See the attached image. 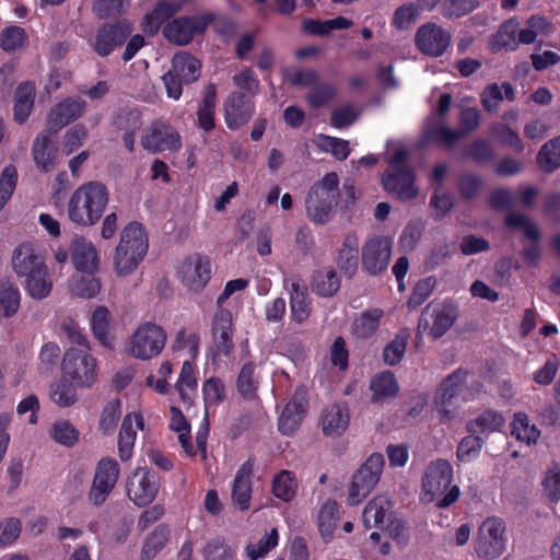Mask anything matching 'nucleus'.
Instances as JSON below:
<instances>
[{
    "instance_id": "16",
    "label": "nucleus",
    "mask_w": 560,
    "mask_h": 560,
    "mask_svg": "<svg viewBox=\"0 0 560 560\" xmlns=\"http://www.w3.org/2000/svg\"><path fill=\"white\" fill-rule=\"evenodd\" d=\"M451 33L433 22L421 25L415 35V44L423 55L438 58L445 54L451 45Z\"/></svg>"
},
{
    "instance_id": "57",
    "label": "nucleus",
    "mask_w": 560,
    "mask_h": 560,
    "mask_svg": "<svg viewBox=\"0 0 560 560\" xmlns=\"http://www.w3.org/2000/svg\"><path fill=\"white\" fill-rule=\"evenodd\" d=\"M18 184V171L14 165H7L0 175V211L11 199Z\"/></svg>"
},
{
    "instance_id": "6",
    "label": "nucleus",
    "mask_w": 560,
    "mask_h": 560,
    "mask_svg": "<svg viewBox=\"0 0 560 560\" xmlns=\"http://www.w3.org/2000/svg\"><path fill=\"white\" fill-rule=\"evenodd\" d=\"M201 74V62L187 51L176 52L172 58L171 69L162 80L170 98L179 100L183 85L196 82Z\"/></svg>"
},
{
    "instance_id": "58",
    "label": "nucleus",
    "mask_w": 560,
    "mask_h": 560,
    "mask_svg": "<svg viewBox=\"0 0 560 560\" xmlns=\"http://www.w3.org/2000/svg\"><path fill=\"white\" fill-rule=\"evenodd\" d=\"M50 434L57 443L67 447L73 446L80 436V432L68 420L54 423Z\"/></svg>"
},
{
    "instance_id": "21",
    "label": "nucleus",
    "mask_w": 560,
    "mask_h": 560,
    "mask_svg": "<svg viewBox=\"0 0 560 560\" xmlns=\"http://www.w3.org/2000/svg\"><path fill=\"white\" fill-rule=\"evenodd\" d=\"M255 103L243 92H233L224 102V120L229 129L237 130L255 114Z\"/></svg>"
},
{
    "instance_id": "18",
    "label": "nucleus",
    "mask_w": 560,
    "mask_h": 560,
    "mask_svg": "<svg viewBox=\"0 0 560 560\" xmlns=\"http://www.w3.org/2000/svg\"><path fill=\"white\" fill-rule=\"evenodd\" d=\"M182 282L195 292L202 291L211 279V262L208 256L195 254L180 266Z\"/></svg>"
},
{
    "instance_id": "4",
    "label": "nucleus",
    "mask_w": 560,
    "mask_h": 560,
    "mask_svg": "<svg viewBox=\"0 0 560 560\" xmlns=\"http://www.w3.org/2000/svg\"><path fill=\"white\" fill-rule=\"evenodd\" d=\"M384 189L397 200L409 201L417 197L416 172L408 164V151L398 149L388 159V167L381 178Z\"/></svg>"
},
{
    "instance_id": "34",
    "label": "nucleus",
    "mask_w": 560,
    "mask_h": 560,
    "mask_svg": "<svg viewBox=\"0 0 560 560\" xmlns=\"http://www.w3.org/2000/svg\"><path fill=\"white\" fill-rule=\"evenodd\" d=\"M341 278L332 267L318 269L313 272L312 291L320 298H331L340 289Z\"/></svg>"
},
{
    "instance_id": "5",
    "label": "nucleus",
    "mask_w": 560,
    "mask_h": 560,
    "mask_svg": "<svg viewBox=\"0 0 560 560\" xmlns=\"http://www.w3.org/2000/svg\"><path fill=\"white\" fill-rule=\"evenodd\" d=\"M453 480V467L446 459H436L432 462L424 474L422 488L429 501H433L442 497L438 503V508H448L459 498V488L454 486L451 488Z\"/></svg>"
},
{
    "instance_id": "51",
    "label": "nucleus",
    "mask_w": 560,
    "mask_h": 560,
    "mask_svg": "<svg viewBox=\"0 0 560 560\" xmlns=\"http://www.w3.org/2000/svg\"><path fill=\"white\" fill-rule=\"evenodd\" d=\"M121 417V402L118 398L108 401L100 417L98 429L104 435H112L117 428Z\"/></svg>"
},
{
    "instance_id": "52",
    "label": "nucleus",
    "mask_w": 560,
    "mask_h": 560,
    "mask_svg": "<svg viewBox=\"0 0 560 560\" xmlns=\"http://www.w3.org/2000/svg\"><path fill=\"white\" fill-rule=\"evenodd\" d=\"M337 95V89L332 83L317 82L306 93V101L313 109H319L328 104Z\"/></svg>"
},
{
    "instance_id": "1",
    "label": "nucleus",
    "mask_w": 560,
    "mask_h": 560,
    "mask_svg": "<svg viewBox=\"0 0 560 560\" xmlns=\"http://www.w3.org/2000/svg\"><path fill=\"white\" fill-rule=\"evenodd\" d=\"M12 268L27 295L34 300L46 299L52 290V278L42 250L25 242L15 247L12 254Z\"/></svg>"
},
{
    "instance_id": "46",
    "label": "nucleus",
    "mask_w": 560,
    "mask_h": 560,
    "mask_svg": "<svg viewBox=\"0 0 560 560\" xmlns=\"http://www.w3.org/2000/svg\"><path fill=\"white\" fill-rule=\"evenodd\" d=\"M170 532L165 525H159L143 542L140 559L152 560L162 551L168 540Z\"/></svg>"
},
{
    "instance_id": "28",
    "label": "nucleus",
    "mask_w": 560,
    "mask_h": 560,
    "mask_svg": "<svg viewBox=\"0 0 560 560\" xmlns=\"http://www.w3.org/2000/svg\"><path fill=\"white\" fill-rule=\"evenodd\" d=\"M359 238L355 233L345 235L337 252L336 262L348 279L354 277L359 267Z\"/></svg>"
},
{
    "instance_id": "61",
    "label": "nucleus",
    "mask_w": 560,
    "mask_h": 560,
    "mask_svg": "<svg viewBox=\"0 0 560 560\" xmlns=\"http://www.w3.org/2000/svg\"><path fill=\"white\" fill-rule=\"evenodd\" d=\"M482 186V178L477 174L464 173L458 177L457 189L463 199L470 200L476 198Z\"/></svg>"
},
{
    "instance_id": "20",
    "label": "nucleus",
    "mask_w": 560,
    "mask_h": 560,
    "mask_svg": "<svg viewBox=\"0 0 560 560\" xmlns=\"http://www.w3.org/2000/svg\"><path fill=\"white\" fill-rule=\"evenodd\" d=\"M56 135V132H51L46 128L33 141V161L42 173H50L57 166L59 149L55 140Z\"/></svg>"
},
{
    "instance_id": "50",
    "label": "nucleus",
    "mask_w": 560,
    "mask_h": 560,
    "mask_svg": "<svg viewBox=\"0 0 560 560\" xmlns=\"http://www.w3.org/2000/svg\"><path fill=\"white\" fill-rule=\"evenodd\" d=\"M505 224L510 229L522 230L532 242H539L540 240V231L537 224L526 214L512 211L505 217Z\"/></svg>"
},
{
    "instance_id": "9",
    "label": "nucleus",
    "mask_w": 560,
    "mask_h": 560,
    "mask_svg": "<svg viewBox=\"0 0 560 560\" xmlns=\"http://www.w3.org/2000/svg\"><path fill=\"white\" fill-rule=\"evenodd\" d=\"M120 476L118 462L113 457H102L94 470L89 502L94 506L103 505L115 489Z\"/></svg>"
},
{
    "instance_id": "55",
    "label": "nucleus",
    "mask_w": 560,
    "mask_h": 560,
    "mask_svg": "<svg viewBox=\"0 0 560 560\" xmlns=\"http://www.w3.org/2000/svg\"><path fill=\"white\" fill-rule=\"evenodd\" d=\"M436 285V279L432 276L420 279L413 287L410 296L407 300V306L415 310L421 306L432 294Z\"/></svg>"
},
{
    "instance_id": "63",
    "label": "nucleus",
    "mask_w": 560,
    "mask_h": 560,
    "mask_svg": "<svg viewBox=\"0 0 560 560\" xmlns=\"http://www.w3.org/2000/svg\"><path fill=\"white\" fill-rule=\"evenodd\" d=\"M482 447V440L475 435L465 436L457 447V458L463 463H470L479 456V453Z\"/></svg>"
},
{
    "instance_id": "47",
    "label": "nucleus",
    "mask_w": 560,
    "mask_h": 560,
    "mask_svg": "<svg viewBox=\"0 0 560 560\" xmlns=\"http://www.w3.org/2000/svg\"><path fill=\"white\" fill-rule=\"evenodd\" d=\"M205 409L217 408L226 398L225 385L220 377L212 376L202 384Z\"/></svg>"
},
{
    "instance_id": "32",
    "label": "nucleus",
    "mask_w": 560,
    "mask_h": 560,
    "mask_svg": "<svg viewBox=\"0 0 560 560\" xmlns=\"http://www.w3.org/2000/svg\"><path fill=\"white\" fill-rule=\"evenodd\" d=\"M349 408L346 402L334 404L322 415L323 432L326 435H340L349 425Z\"/></svg>"
},
{
    "instance_id": "31",
    "label": "nucleus",
    "mask_w": 560,
    "mask_h": 560,
    "mask_svg": "<svg viewBox=\"0 0 560 560\" xmlns=\"http://www.w3.org/2000/svg\"><path fill=\"white\" fill-rule=\"evenodd\" d=\"M369 388L372 392L371 401L373 404L393 399L399 393V385L396 376L394 372L389 370L376 373L371 378Z\"/></svg>"
},
{
    "instance_id": "12",
    "label": "nucleus",
    "mask_w": 560,
    "mask_h": 560,
    "mask_svg": "<svg viewBox=\"0 0 560 560\" xmlns=\"http://www.w3.org/2000/svg\"><path fill=\"white\" fill-rule=\"evenodd\" d=\"M142 148L156 154L163 151L176 152L182 148V139L178 131L170 124L155 119L144 129L141 137Z\"/></svg>"
},
{
    "instance_id": "40",
    "label": "nucleus",
    "mask_w": 560,
    "mask_h": 560,
    "mask_svg": "<svg viewBox=\"0 0 560 560\" xmlns=\"http://www.w3.org/2000/svg\"><path fill=\"white\" fill-rule=\"evenodd\" d=\"M112 315L106 306H97L91 316V329L93 336L104 347L110 348L113 338L109 335Z\"/></svg>"
},
{
    "instance_id": "17",
    "label": "nucleus",
    "mask_w": 560,
    "mask_h": 560,
    "mask_svg": "<svg viewBox=\"0 0 560 560\" xmlns=\"http://www.w3.org/2000/svg\"><path fill=\"white\" fill-rule=\"evenodd\" d=\"M132 31L133 26L127 20L103 24L95 35L94 51L101 57L109 56L117 47L126 43Z\"/></svg>"
},
{
    "instance_id": "19",
    "label": "nucleus",
    "mask_w": 560,
    "mask_h": 560,
    "mask_svg": "<svg viewBox=\"0 0 560 560\" xmlns=\"http://www.w3.org/2000/svg\"><path fill=\"white\" fill-rule=\"evenodd\" d=\"M86 107V102L81 97H66L51 107L46 128L58 133L63 127L80 118Z\"/></svg>"
},
{
    "instance_id": "2",
    "label": "nucleus",
    "mask_w": 560,
    "mask_h": 560,
    "mask_svg": "<svg viewBox=\"0 0 560 560\" xmlns=\"http://www.w3.org/2000/svg\"><path fill=\"white\" fill-rule=\"evenodd\" d=\"M109 201L105 184L91 180L79 186L68 202L69 220L79 226H92L102 218Z\"/></svg>"
},
{
    "instance_id": "14",
    "label": "nucleus",
    "mask_w": 560,
    "mask_h": 560,
    "mask_svg": "<svg viewBox=\"0 0 560 560\" xmlns=\"http://www.w3.org/2000/svg\"><path fill=\"white\" fill-rule=\"evenodd\" d=\"M457 318V308L452 303L434 306L429 303L421 312L419 329H429V335L436 340L443 337L454 325Z\"/></svg>"
},
{
    "instance_id": "60",
    "label": "nucleus",
    "mask_w": 560,
    "mask_h": 560,
    "mask_svg": "<svg viewBox=\"0 0 560 560\" xmlns=\"http://www.w3.org/2000/svg\"><path fill=\"white\" fill-rule=\"evenodd\" d=\"M278 545V532L272 528L270 533L266 534L259 541L246 546V553L250 560H258L264 558L271 549Z\"/></svg>"
},
{
    "instance_id": "64",
    "label": "nucleus",
    "mask_w": 560,
    "mask_h": 560,
    "mask_svg": "<svg viewBox=\"0 0 560 560\" xmlns=\"http://www.w3.org/2000/svg\"><path fill=\"white\" fill-rule=\"evenodd\" d=\"M203 558L205 560H232L233 553L224 538L215 537L205 546Z\"/></svg>"
},
{
    "instance_id": "7",
    "label": "nucleus",
    "mask_w": 560,
    "mask_h": 560,
    "mask_svg": "<svg viewBox=\"0 0 560 560\" xmlns=\"http://www.w3.org/2000/svg\"><path fill=\"white\" fill-rule=\"evenodd\" d=\"M384 456L373 453L355 471L349 487L347 502L349 505H358L377 485L384 467Z\"/></svg>"
},
{
    "instance_id": "10",
    "label": "nucleus",
    "mask_w": 560,
    "mask_h": 560,
    "mask_svg": "<svg viewBox=\"0 0 560 560\" xmlns=\"http://www.w3.org/2000/svg\"><path fill=\"white\" fill-rule=\"evenodd\" d=\"M215 19L217 15L213 12L177 18L164 26L163 35L168 42L176 45H188L196 34H203Z\"/></svg>"
},
{
    "instance_id": "54",
    "label": "nucleus",
    "mask_w": 560,
    "mask_h": 560,
    "mask_svg": "<svg viewBox=\"0 0 560 560\" xmlns=\"http://www.w3.org/2000/svg\"><path fill=\"white\" fill-rule=\"evenodd\" d=\"M284 81L290 86L313 88L319 75L316 70L310 68H288L283 70Z\"/></svg>"
},
{
    "instance_id": "25",
    "label": "nucleus",
    "mask_w": 560,
    "mask_h": 560,
    "mask_svg": "<svg viewBox=\"0 0 560 560\" xmlns=\"http://www.w3.org/2000/svg\"><path fill=\"white\" fill-rule=\"evenodd\" d=\"M255 458L249 457L237 469L232 485V501L240 510L245 511L250 506L252 476Z\"/></svg>"
},
{
    "instance_id": "37",
    "label": "nucleus",
    "mask_w": 560,
    "mask_h": 560,
    "mask_svg": "<svg viewBox=\"0 0 560 560\" xmlns=\"http://www.w3.org/2000/svg\"><path fill=\"white\" fill-rule=\"evenodd\" d=\"M217 101V86L210 83L206 88L205 96L197 110V120L200 129L209 132L215 127L214 113Z\"/></svg>"
},
{
    "instance_id": "59",
    "label": "nucleus",
    "mask_w": 560,
    "mask_h": 560,
    "mask_svg": "<svg viewBox=\"0 0 560 560\" xmlns=\"http://www.w3.org/2000/svg\"><path fill=\"white\" fill-rule=\"evenodd\" d=\"M26 38L27 36L24 28L18 25H11L0 33V47L7 52L14 51L23 46Z\"/></svg>"
},
{
    "instance_id": "43",
    "label": "nucleus",
    "mask_w": 560,
    "mask_h": 560,
    "mask_svg": "<svg viewBox=\"0 0 560 560\" xmlns=\"http://www.w3.org/2000/svg\"><path fill=\"white\" fill-rule=\"evenodd\" d=\"M63 376L50 386V398L60 408L73 406L78 400L75 386Z\"/></svg>"
},
{
    "instance_id": "15",
    "label": "nucleus",
    "mask_w": 560,
    "mask_h": 560,
    "mask_svg": "<svg viewBox=\"0 0 560 560\" xmlns=\"http://www.w3.org/2000/svg\"><path fill=\"white\" fill-rule=\"evenodd\" d=\"M159 476L147 468H137L127 479V495L137 506H147L159 492Z\"/></svg>"
},
{
    "instance_id": "33",
    "label": "nucleus",
    "mask_w": 560,
    "mask_h": 560,
    "mask_svg": "<svg viewBox=\"0 0 560 560\" xmlns=\"http://www.w3.org/2000/svg\"><path fill=\"white\" fill-rule=\"evenodd\" d=\"M186 1L170 2L160 0L153 10L144 15L143 30L148 33H156L162 24L173 18Z\"/></svg>"
},
{
    "instance_id": "22",
    "label": "nucleus",
    "mask_w": 560,
    "mask_h": 560,
    "mask_svg": "<svg viewBox=\"0 0 560 560\" xmlns=\"http://www.w3.org/2000/svg\"><path fill=\"white\" fill-rule=\"evenodd\" d=\"M211 335L215 347L214 355L229 357L234 349L231 311L218 307L212 319Z\"/></svg>"
},
{
    "instance_id": "39",
    "label": "nucleus",
    "mask_w": 560,
    "mask_h": 560,
    "mask_svg": "<svg viewBox=\"0 0 560 560\" xmlns=\"http://www.w3.org/2000/svg\"><path fill=\"white\" fill-rule=\"evenodd\" d=\"M423 140L425 143L442 145L451 150L460 140V132L452 130L441 122H434L425 128Z\"/></svg>"
},
{
    "instance_id": "62",
    "label": "nucleus",
    "mask_w": 560,
    "mask_h": 560,
    "mask_svg": "<svg viewBox=\"0 0 560 560\" xmlns=\"http://www.w3.org/2000/svg\"><path fill=\"white\" fill-rule=\"evenodd\" d=\"M479 5L478 0H443L442 14L446 19L462 18Z\"/></svg>"
},
{
    "instance_id": "35",
    "label": "nucleus",
    "mask_w": 560,
    "mask_h": 560,
    "mask_svg": "<svg viewBox=\"0 0 560 560\" xmlns=\"http://www.w3.org/2000/svg\"><path fill=\"white\" fill-rule=\"evenodd\" d=\"M392 509V502L384 497H375L368 502L362 513L365 529L372 527L383 529L385 517Z\"/></svg>"
},
{
    "instance_id": "44",
    "label": "nucleus",
    "mask_w": 560,
    "mask_h": 560,
    "mask_svg": "<svg viewBox=\"0 0 560 560\" xmlns=\"http://www.w3.org/2000/svg\"><path fill=\"white\" fill-rule=\"evenodd\" d=\"M21 304V292L19 288L11 282L0 285V316L10 318L14 316Z\"/></svg>"
},
{
    "instance_id": "27",
    "label": "nucleus",
    "mask_w": 560,
    "mask_h": 560,
    "mask_svg": "<svg viewBox=\"0 0 560 560\" xmlns=\"http://www.w3.org/2000/svg\"><path fill=\"white\" fill-rule=\"evenodd\" d=\"M133 421L137 429H144V420L141 413L132 412L125 416L118 434V455L121 462L129 460L133 455L137 438V430L132 427Z\"/></svg>"
},
{
    "instance_id": "56",
    "label": "nucleus",
    "mask_w": 560,
    "mask_h": 560,
    "mask_svg": "<svg viewBox=\"0 0 560 560\" xmlns=\"http://www.w3.org/2000/svg\"><path fill=\"white\" fill-rule=\"evenodd\" d=\"M517 34L518 23L516 21L510 20L504 22L495 36V43L492 44V48L497 46L506 50H515L518 47Z\"/></svg>"
},
{
    "instance_id": "3",
    "label": "nucleus",
    "mask_w": 560,
    "mask_h": 560,
    "mask_svg": "<svg viewBox=\"0 0 560 560\" xmlns=\"http://www.w3.org/2000/svg\"><path fill=\"white\" fill-rule=\"evenodd\" d=\"M149 240L141 223L129 222L120 233L115 249L114 268L117 275L127 276L135 271L148 253Z\"/></svg>"
},
{
    "instance_id": "45",
    "label": "nucleus",
    "mask_w": 560,
    "mask_h": 560,
    "mask_svg": "<svg viewBox=\"0 0 560 560\" xmlns=\"http://www.w3.org/2000/svg\"><path fill=\"white\" fill-rule=\"evenodd\" d=\"M339 509L338 503L328 499L320 508L318 513V529L323 538L330 537L338 526Z\"/></svg>"
},
{
    "instance_id": "38",
    "label": "nucleus",
    "mask_w": 560,
    "mask_h": 560,
    "mask_svg": "<svg viewBox=\"0 0 560 560\" xmlns=\"http://www.w3.org/2000/svg\"><path fill=\"white\" fill-rule=\"evenodd\" d=\"M383 315V310L377 307L362 312L352 324V334L360 339L372 337L378 329Z\"/></svg>"
},
{
    "instance_id": "30",
    "label": "nucleus",
    "mask_w": 560,
    "mask_h": 560,
    "mask_svg": "<svg viewBox=\"0 0 560 560\" xmlns=\"http://www.w3.org/2000/svg\"><path fill=\"white\" fill-rule=\"evenodd\" d=\"M36 86L32 81H25L18 85L14 94L13 119L23 125L28 119L34 108Z\"/></svg>"
},
{
    "instance_id": "48",
    "label": "nucleus",
    "mask_w": 560,
    "mask_h": 560,
    "mask_svg": "<svg viewBox=\"0 0 560 560\" xmlns=\"http://www.w3.org/2000/svg\"><path fill=\"white\" fill-rule=\"evenodd\" d=\"M409 339L407 330L402 329L383 349V361L389 366H395L402 360Z\"/></svg>"
},
{
    "instance_id": "11",
    "label": "nucleus",
    "mask_w": 560,
    "mask_h": 560,
    "mask_svg": "<svg viewBox=\"0 0 560 560\" xmlns=\"http://www.w3.org/2000/svg\"><path fill=\"white\" fill-rule=\"evenodd\" d=\"M165 330L151 322L140 325L131 339V354L141 360L158 357L165 347Z\"/></svg>"
},
{
    "instance_id": "8",
    "label": "nucleus",
    "mask_w": 560,
    "mask_h": 560,
    "mask_svg": "<svg viewBox=\"0 0 560 560\" xmlns=\"http://www.w3.org/2000/svg\"><path fill=\"white\" fill-rule=\"evenodd\" d=\"M61 370L79 387H91L96 382V361L86 350L69 348L62 359Z\"/></svg>"
},
{
    "instance_id": "53",
    "label": "nucleus",
    "mask_w": 560,
    "mask_h": 560,
    "mask_svg": "<svg viewBox=\"0 0 560 560\" xmlns=\"http://www.w3.org/2000/svg\"><path fill=\"white\" fill-rule=\"evenodd\" d=\"M291 317L296 323H303L311 314L307 294L299 284H292L290 293Z\"/></svg>"
},
{
    "instance_id": "26",
    "label": "nucleus",
    "mask_w": 560,
    "mask_h": 560,
    "mask_svg": "<svg viewBox=\"0 0 560 560\" xmlns=\"http://www.w3.org/2000/svg\"><path fill=\"white\" fill-rule=\"evenodd\" d=\"M467 375V371L459 368L442 382L439 397L441 405L439 412L441 413L442 422H446L453 418L452 411L447 409V406L451 405L453 398L458 396Z\"/></svg>"
},
{
    "instance_id": "24",
    "label": "nucleus",
    "mask_w": 560,
    "mask_h": 560,
    "mask_svg": "<svg viewBox=\"0 0 560 560\" xmlns=\"http://www.w3.org/2000/svg\"><path fill=\"white\" fill-rule=\"evenodd\" d=\"M307 411V399L304 392L296 390L282 410L278 429L283 435H292L301 425Z\"/></svg>"
},
{
    "instance_id": "23",
    "label": "nucleus",
    "mask_w": 560,
    "mask_h": 560,
    "mask_svg": "<svg viewBox=\"0 0 560 560\" xmlns=\"http://www.w3.org/2000/svg\"><path fill=\"white\" fill-rule=\"evenodd\" d=\"M71 261L73 267L90 276L98 271L100 257L92 242L83 236H75L69 247Z\"/></svg>"
},
{
    "instance_id": "41",
    "label": "nucleus",
    "mask_w": 560,
    "mask_h": 560,
    "mask_svg": "<svg viewBox=\"0 0 560 560\" xmlns=\"http://www.w3.org/2000/svg\"><path fill=\"white\" fill-rule=\"evenodd\" d=\"M537 164L546 173L560 167V136L547 141L537 154Z\"/></svg>"
},
{
    "instance_id": "29",
    "label": "nucleus",
    "mask_w": 560,
    "mask_h": 560,
    "mask_svg": "<svg viewBox=\"0 0 560 560\" xmlns=\"http://www.w3.org/2000/svg\"><path fill=\"white\" fill-rule=\"evenodd\" d=\"M322 191L318 188H310L305 200L306 214L316 224H325L329 221L332 206L337 202L336 198L326 196Z\"/></svg>"
},
{
    "instance_id": "49",
    "label": "nucleus",
    "mask_w": 560,
    "mask_h": 560,
    "mask_svg": "<svg viewBox=\"0 0 560 560\" xmlns=\"http://www.w3.org/2000/svg\"><path fill=\"white\" fill-rule=\"evenodd\" d=\"M512 435L517 440L524 441L527 445L536 444L540 436V431L534 424H529L526 413L518 412L514 416L512 422Z\"/></svg>"
},
{
    "instance_id": "13",
    "label": "nucleus",
    "mask_w": 560,
    "mask_h": 560,
    "mask_svg": "<svg viewBox=\"0 0 560 560\" xmlns=\"http://www.w3.org/2000/svg\"><path fill=\"white\" fill-rule=\"evenodd\" d=\"M393 242L386 236H373L366 240L361 250L362 269L370 276H378L388 268Z\"/></svg>"
},
{
    "instance_id": "36",
    "label": "nucleus",
    "mask_w": 560,
    "mask_h": 560,
    "mask_svg": "<svg viewBox=\"0 0 560 560\" xmlns=\"http://www.w3.org/2000/svg\"><path fill=\"white\" fill-rule=\"evenodd\" d=\"M298 488L299 482L295 474L287 469H282L275 475L271 482L272 494L283 502L292 501L296 495Z\"/></svg>"
},
{
    "instance_id": "42",
    "label": "nucleus",
    "mask_w": 560,
    "mask_h": 560,
    "mask_svg": "<svg viewBox=\"0 0 560 560\" xmlns=\"http://www.w3.org/2000/svg\"><path fill=\"white\" fill-rule=\"evenodd\" d=\"M256 364L246 362L240 370L236 378V389L246 400H253L258 389V381L255 378Z\"/></svg>"
}]
</instances>
